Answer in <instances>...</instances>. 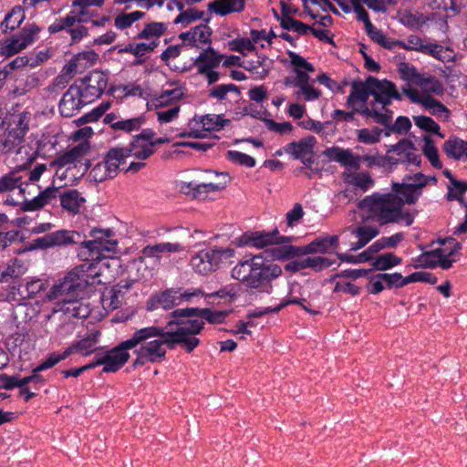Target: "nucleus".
<instances>
[{
    "mask_svg": "<svg viewBox=\"0 0 467 467\" xmlns=\"http://www.w3.org/2000/svg\"><path fill=\"white\" fill-rule=\"evenodd\" d=\"M141 335L140 338V344L141 349L145 353V356L150 359V363H160L166 358V349L164 346H167L170 349H174L177 340L173 337L171 330L161 327H147L136 330L132 336Z\"/></svg>",
    "mask_w": 467,
    "mask_h": 467,
    "instance_id": "obj_5",
    "label": "nucleus"
},
{
    "mask_svg": "<svg viewBox=\"0 0 467 467\" xmlns=\"http://www.w3.org/2000/svg\"><path fill=\"white\" fill-rule=\"evenodd\" d=\"M99 335V331H94L85 338L71 344L66 348L67 354L68 357L74 353H81L84 356H88L97 350H100V348H96Z\"/></svg>",
    "mask_w": 467,
    "mask_h": 467,
    "instance_id": "obj_26",
    "label": "nucleus"
},
{
    "mask_svg": "<svg viewBox=\"0 0 467 467\" xmlns=\"http://www.w3.org/2000/svg\"><path fill=\"white\" fill-rule=\"evenodd\" d=\"M223 56L218 54L213 47L203 49L194 60L198 73H205L219 67Z\"/></svg>",
    "mask_w": 467,
    "mask_h": 467,
    "instance_id": "obj_24",
    "label": "nucleus"
},
{
    "mask_svg": "<svg viewBox=\"0 0 467 467\" xmlns=\"http://www.w3.org/2000/svg\"><path fill=\"white\" fill-rule=\"evenodd\" d=\"M398 71L400 74L401 78L407 81H411L414 84H416L418 77L421 75L417 72L415 67L406 62L399 64Z\"/></svg>",
    "mask_w": 467,
    "mask_h": 467,
    "instance_id": "obj_64",
    "label": "nucleus"
},
{
    "mask_svg": "<svg viewBox=\"0 0 467 467\" xmlns=\"http://www.w3.org/2000/svg\"><path fill=\"white\" fill-rule=\"evenodd\" d=\"M282 274L281 267L261 255L240 261L233 269V278L240 281L249 295L256 292L270 294L273 289L272 282Z\"/></svg>",
    "mask_w": 467,
    "mask_h": 467,
    "instance_id": "obj_3",
    "label": "nucleus"
},
{
    "mask_svg": "<svg viewBox=\"0 0 467 467\" xmlns=\"http://www.w3.org/2000/svg\"><path fill=\"white\" fill-rule=\"evenodd\" d=\"M26 271L27 267L25 265L24 262L16 258L0 273V283L11 282L12 284L15 281H21L20 278Z\"/></svg>",
    "mask_w": 467,
    "mask_h": 467,
    "instance_id": "obj_29",
    "label": "nucleus"
},
{
    "mask_svg": "<svg viewBox=\"0 0 467 467\" xmlns=\"http://www.w3.org/2000/svg\"><path fill=\"white\" fill-rule=\"evenodd\" d=\"M87 103L88 101L82 97L81 88L71 85L63 95L58 109L62 116L69 118Z\"/></svg>",
    "mask_w": 467,
    "mask_h": 467,
    "instance_id": "obj_17",
    "label": "nucleus"
},
{
    "mask_svg": "<svg viewBox=\"0 0 467 467\" xmlns=\"http://www.w3.org/2000/svg\"><path fill=\"white\" fill-rule=\"evenodd\" d=\"M426 43L420 36L410 35L407 37L406 41H401V48L423 53Z\"/></svg>",
    "mask_w": 467,
    "mask_h": 467,
    "instance_id": "obj_62",
    "label": "nucleus"
},
{
    "mask_svg": "<svg viewBox=\"0 0 467 467\" xmlns=\"http://www.w3.org/2000/svg\"><path fill=\"white\" fill-rule=\"evenodd\" d=\"M422 188H424V182H393L391 186V193L398 195V198L401 202V209L404 204H414L419 197L421 195Z\"/></svg>",
    "mask_w": 467,
    "mask_h": 467,
    "instance_id": "obj_18",
    "label": "nucleus"
},
{
    "mask_svg": "<svg viewBox=\"0 0 467 467\" xmlns=\"http://www.w3.org/2000/svg\"><path fill=\"white\" fill-rule=\"evenodd\" d=\"M229 92L234 93L237 97L241 95L239 87L233 83H230L214 86L209 90L208 96L209 98L216 99L219 101H223L226 99V96Z\"/></svg>",
    "mask_w": 467,
    "mask_h": 467,
    "instance_id": "obj_44",
    "label": "nucleus"
},
{
    "mask_svg": "<svg viewBox=\"0 0 467 467\" xmlns=\"http://www.w3.org/2000/svg\"><path fill=\"white\" fill-rule=\"evenodd\" d=\"M191 265L196 272L202 275H206L213 272L211 263L202 258L201 251L191 259Z\"/></svg>",
    "mask_w": 467,
    "mask_h": 467,
    "instance_id": "obj_61",
    "label": "nucleus"
},
{
    "mask_svg": "<svg viewBox=\"0 0 467 467\" xmlns=\"http://www.w3.org/2000/svg\"><path fill=\"white\" fill-rule=\"evenodd\" d=\"M25 17L26 16L23 7L20 5L13 7L1 23L3 32L5 33L7 30L13 31L19 27Z\"/></svg>",
    "mask_w": 467,
    "mask_h": 467,
    "instance_id": "obj_33",
    "label": "nucleus"
},
{
    "mask_svg": "<svg viewBox=\"0 0 467 467\" xmlns=\"http://www.w3.org/2000/svg\"><path fill=\"white\" fill-rule=\"evenodd\" d=\"M413 121L420 130L444 138V135L440 132V126L431 118L427 116H413Z\"/></svg>",
    "mask_w": 467,
    "mask_h": 467,
    "instance_id": "obj_46",
    "label": "nucleus"
},
{
    "mask_svg": "<svg viewBox=\"0 0 467 467\" xmlns=\"http://www.w3.org/2000/svg\"><path fill=\"white\" fill-rule=\"evenodd\" d=\"M184 93L182 88L166 89L163 90L161 94L152 101V104L156 109L162 108L170 105L173 100L177 101L181 99Z\"/></svg>",
    "mask_w": 467,
    "mask_h": 467,
    "instance_id": "obj_39",
    "label": "nucleus"
},
{
    "mask_svg": "<svg viewBox=\"0 0 467 467\" xmlns=\"http://www.w3.org/2000/svg\"><path fill=\"white\" fill-rule=\"evenodd\" d=\"M132 150L130 147L112 148L107 152L103 162L111 179L117 176L120 166L126 162L127 158L131 156Z\"/></svg>",
    "mask_w": 467,
    "mask_h": 467,
    "instance_id": "obj_21",
    "label": "nucleus"
},
{
    "mask_svg": "<svg viewBox=\"0 0 467 467\" xmlns=\"http://www.w3.org/2000/svg\"><path fill=\"white\" fill-rule=\"evenodd\" d=\"M358 207L367 210L369 218L380 225L405 222L410 226L414 221V216L408 210L401 209L398 195L391 192L368 195L358 202Z\"/></svg>",
    "mask_w": 467,
    "mask_h": 467,
    "instance_id": "obj_4",
    "label": "nucleus"
},
{
    "mask_svg": "<svg viewBox=\"0 0 467 467\" xmlns=\"http://www.w3.org/2000/svg\"><path fill=\"white\" fill-rule=\"evenodd\" d=\"M323 154L329 160L337 161L344 167H348L355 171L360 169L359 155H354L349 149L333 146L326 149Z\"/></svg>",
    "mask_w": 467,
    "mask_h": 467,
    "instance_id": "obj_20",
    "label": "nucleus"
},
{
    "mask_svg": "<svg viewBox=\"0 0 467 467\" xmlns=\"http://www.w3.org/2000/svg\"><path fill=\"white\" fill-rule=\"evenodd\" d=\"M18 34L0 42V54L5 57L13 56L26 48Z\"/></svg>",
    "mask_w": 467,
    "mask_h": 467,
    "instance_id": "obj_37",
    "label": "nucleus"
},
{
    "mask_svg": "<svg viewBox=\"0 0 467 467\" xmlns=\"http://www.w3.org/2000/svg\"><path fill=\"white\" fill-rule=\"evenodd\" d=\"M82 97L89 102L99 98L108 86L107 75L99 70H93L81 78Z\"/></svg>",
    "mask_w": 467,
    "mask_h": 467,
    "instance_id": "obj_15",
    "label": "nucleus"
},
{
    "mask_svg": "<svg viewBox=\"0 0 467 467\" xmlns=\"http://www.w3.org/2000/svg\"><path fill=\"white\" fill-rule=\"evenodd\" d=\"M212 29L204 24L193 27L194 44L192 47H200V44L211 43Z\"/></svg>",
    "mask_w": 467,
    "mask_h": 467,
    "instance_id": "obj_54",
    "label": "nucleus"
},
{
    "mask_svg": "<svg viewBox=\"0 0 467 467\" xmlns=\"http://www.w3.org/2000/svg\"><path fill=\"white\" fill-rule=\"evenodd\" d=\"M177 293H179V290H176V288H170L155 295L150 299L152 307H161L165 310H169L173 306H178Z\"/></svg>",
    "mask_w": 467,
    "mask_h": 467,
    "instance_id": "obj_31",
    "label": "nucleus"
},
{
    "mask_svg": "<svg viewBox=\"0 0 467 467\" xmlns=\"http://www.w3.org/2000/svg\"><path fill=\"white\" fill-rule=\"evenodd\" d=\"M382 130L374 127L372 130L361 129L357 130L358 141L365 144H374L379 141Z\"/></svg>",
    "mask_w": 467,
    "mask_h": 467,
    "instance_id": "obj_49",
    "label": "nucleus"
},
{
    "mask_svg": "<svg viewBox=\"0 0 467 467\" xmlns=\"http://www.w3.org/2000/svg\"><path fill=\"white\" fill-rule=\"evenodd\" d=\"M415 85L420 87L428 92H431L436 95L442 94L444 90L442 84L435 77L432 76H425L421 74L420 77H418Z\"/></svg>",
    "mask_w": 467,
    "mask_h": 467,
    "instance_id": "obj_43",
    "label": "nucleus"
},
{
    "mask_svg": "<svg viewBox=\"0 0 467 467\" xmlns=\"http://www.w3.org/2000/svg\"><path fill=\"white\" fill-rule=\"evenodd\" d=\"M379 105L377 106L378 113L388 119L386 124H381L386 128L385 136H389L391 133H406L410 130L411 122L409 118L400 116L397 118L395 123H392L393 111L389 109L390 104L384 105L383 109H380L383 103H379Z\"/></svg>",
    "mask_w": 467,
    "mask_h": 467,
    "instance_id": "obj_19",
    "label": "nucleus"
},
{
    "mask_svg": "<svg viewBox=\"0 0 467 467\" xmlns=\"http://www.w3.org/2000/svg\"><path fill=\"white\" fill-rule=\"evenodd\" d=\"M296 92L297 99H304L306 101L316 100L320 98L321 91L315 88L310 83L298 88Z\"/></svg>",
    "mask_w": 467,
    "mask_h": 467,
    "instance_id": "obj_63",
    "label": "nucleus"
},
{
    "mask_svg": "<svg viewBox=\"0 0 467 467\" xmlns=\"http://www.w3.org/2000/svg\"><path fill=\"white\" fill-rule=\"evenodd\" d=\"M144 122V118L138 117L124 120H119L112 123L111 128L113 130H124L126 132H131L133 130H138L142 123Z\"/></svg>",
    "mask_w": 467,
    "mask_h": 467,
    "instance_id": "obj_53",
    "label": "nucleus"
},
{
    "mask_svg": "<svg viewBox=\"0 0 467 467\" xmlns=\"http://www.w3.org/2000/svg\"><path fill=\"white\" fill-rule=\"evenodd\" d=\"M144 16L145 13L141 11H134L129 14L121 13L115 17V26L119 29H126Z\"/></svg>",
    "mask_w": 467,
    "mask_h": 467,
    "instance_id": "obj_47",
    "label": "nucleus"
},
{
    "mask_svg": "<svg viewBox=\"0 0 467 467\" xmlns=\"http://www.w3.org/2000/svg\"><path fill=\"white\" fill-rule=\"evenodd\" d=\"M166 29L167 26L163 23H149L145 26L144 29L136 36V38L148 40L156 39L157 41H159L158 38L164 34Z\"/></svg>",
    "mask_w": 467,
    "mask_h": 467,
    "instance_id": "obj_38",
    "label": "nucleus"
},
{
    "mask_svg": "<svg viewBox=\"0 0 467 467\" xmlns=\"http://www.w3.org/2000/svg\"><path fill=\"white\" fill-rule=\"evenodd\" d=\"M393 151H396L399 158L394 159L389 157V162L391 164H397L398 162L409 163L419 166L421 161L420 155L416 154L414 150V144L410 140H402L392 148Z\"/></svg>",
    "mask_w": 467,
    "mask_h": 467,
    "instance_id": "obj_22",
    "label": "nucleus"
},
{
    "mask_svg": "<svg viewBox=\"0 0 467 467\" xmlns=\"http://www.w3.org/2000/svg\"><path fill=\"white\" fill-rule=\"evenodd\" d=\"M347 176L345 181L348 183L353 184L356 188L367 191L374 183L373 179L368 172H349L345 173Z\"/></svg>",
    "mask_w": 467,
    "mask_h": 467,
    "instance_id": "obj_42",
    "label": "nucleus"
},
{
    "mask_svg": "<svg viewBox=\"0 0 467 467\" xmlns=\"http://www.w3.org/2000/svg\"><path fill=\"white\" fill-rule=\"evenodd\" d=\"M316 142L317 140L314 136H308L296 141V159L303 158L305 155H313Z\"/></svg>",
    "mask_w": 467,
    "mask_h": 467,
    "instance_id": "obj_52",
    "label": "nucleus"
},
{
    "mask_svg": "<svg viewBox=\"0 0 467 467\" xmlns=\"http://www.w3.org/2000/svg\"><path fill=\"white\" fill-rule=\"evenodd\" d=\"M141 337L140 334L132 336L130 338L120 342L115 348L104 351L103 354L106 364L102 371L104 373H109L116 372L121 368L130 358V354L127 350L135 348L140 345V338H141Z\"/></svg>",
    "mask_w": 467,
    "mask_h": 467,
    "instance_id": "obj_11",
    "label": "nucleus"
},
{
    "mask_svg": "<svg viewBox=\"0 0 467 467\" xmlns=\"http://www.w3.org/2000/svg\"><path fill=\"white\" fill-rule=\"evenodd\" d=\"M89 149V143L82 141L67 151L58 155L53 161V164L64 167L68 164L78 162L88 152Z\"/></svg>",
    "mask_w": 467,
    "mask_h": 467,
    "instance_id": "obj_25",
    "label": "nucleus"
},
{
    "mask_svg": "<svg viewBox=\"0 0 467 467\" xmlns=\"http://www.w3.org/2000/svg\"><path fill=\"white\" fill-rule=\"evenodd\" d=\"M130 288V284H118L109 289H105L101 296L102 306L105 309L114 310L119 308L124 300L125 292Z\"/></svg>",
    "mask_w": 467,
    "mask_h": 467,
    "instance_id": "obj_23",
    "label": "nucleus"
},
{
    "mask_svg": "<svg viewBox=\"0 0 467 467\" xmlns=\"http://www.w3.org/2000/svg\"><path fill=\"white\" fill-rule=\"evenodd\" d=\"M176 239L178 241L172 243H160L154 245H147L143 248L142 253L149 257H158L160 254H174L185 251L183 243L192 238V235L188 229L178 228L176 229Z\"/></svg>",
    "mask_w": 467,
    "mask_h": 467,
    "instance_id": "obj_13",
    "label": "nucleus"
},
{
    "mask_svg": "<svg viewBox=\"0 0 467 467\" xmlns=\"http://www.w3.org/2000/svg\"><path fill=\"white\" fill-rule=\"evenodd\" d=\"M202 256L205 260L208 261V264L211 263L212 267L215 271L220 263L222 262V259L232 257L234 254V250L230 248L226 249H207V250H202Z\"/></svg>",
    "mask_w": 467,
    "mask_h": 467,
    "instance_id": "obj_35",
    "label": "nucleus"
},
{
    "mask_svg": "<svg viewBox=\"0 0 467 467\" xmlns=\"http://www.w3.org/2000/svg\"><path fill=\"white\" fill-rule=\"evenodd\" d=\"M338 247L337 235L320 236L305 246L285 245L275 250L274 256L276 259H290L309 254H326L330 248Z\"/></svg>",
    "mask_w": 467,
    "mask_h": 467,
    "instance_id": "obj_9",
    "label": "nucleus"
},
{
    "mask_svg": "<svg viewBox=\"0 0 467 467\" xmlns=\"http://www.w3.org/2000/svg\"><path fill=\"white\" fill-rule=\"evenodd\" d=\"M73 9L69 12V16H73L75 23H87L93 16V13L88 10L86 5H76V0L72 3Z\"/></svg>",
    "mask_w": 467,
    "mask_h": 467,
    "instance_id": "obj_51",
    "label": "nucleus"
},
{
    "mask_svg": "<svg viewBox=\"0 0 467 467\" xmlns=\"http://www.w3.org/2000/svg\"><path fill=\"white\" fill-rule=\"evenodd\" d=\"M443 150L449 156L455 160L465 156L467 159V141L457 138H450L443 144Z\"/></svg>",
    "mask_w": 467,
    "mask_h": 467,
    "instance_id": "obj_32",
    "label": "nucleus"
},
{
    "mask_svg": "<svg viewBox=\"0 0 467 467\" xmlns=\"http://www.w3.org/2000/svg\"><path fill=\"white\" fill-rule=\"evenodd\" d=\"M424 50L423 54L430 55L442 62L450 60L449 49H444L439 44L427 42Z\"/></svg>",
    "mask_w": 467,
    "mask_h": 467,
    "instance_id": "obj_56",
    "label": "nucleus"
},
{
    "mask_svg": "<svg viewBox=\"0 0 467 467\" xmlns=\"http://www.w3.org/2000/svg\"><path fill=\"white\" fill-rule=\"evenodd\" d=\"M41 32V27L37 25L26 24L21 31L18 33L19 36L24 42L25 46L27 47L34 43L38 38V34Z\"/></svg>",
    "mask_w": 467,
    "mask_h": 467,
    "instance_id": "obj_50",
    "label": "nucleus"
},
{
    "mask_svg": "<svg viewBox=\"0 0 467 467\" xmlns=\"http://www.w3.org/2000/svg\"><path fill=\"white\" fill-rule=\"evenodd\" d=\"M293 237L278 236V231L275 229L273 232H254L244 234L240 238L241 245H251L257 248H263L273 244H285L290 243Z\"/></svg>",
    "mask_w": 467,
    "mask_h": 467,
    "instance_id": "obj_16",
    "label": "nucleus"
},
{
    "mask_svg": "<svg viewBox=\"0 0 467 467\" xmlns=\"http://www.w3.org/2000/svg\"><path fill=\"white\" fill-rule=\"evenodd\" d=\"M166 328L171 330L173 337L180 340V345L186 352L191 353L200 344V339L195 337L204 328V322L198 319L187 321L171 319L167 322Z\"/></svg>",
    "mask_w": 467,
    "mask_h": 467,
    "instance_id": "obj_8",
    "label": "nucleus"
},
{
    "mask_svg": "<svg viewBox=\"0 0 467 467\" xmlns=\"http://www.w3.org/2000/svg\"><path fill=\"white\" fill-rule=\"evenodd\" d=\"M401 263V258L392 253H386L374 258L372 266L376 270L385 271Z\"/></svg>",
    "mask_w": 467,
    "mask_h": 467,
    "instance_id": "obj_41",
    "label": "nucleus"
},
{
    "mask_svg": "<svg viewBox=\"0 0 467 467\" xmlns=\"http://www.w3.org/2000/svg\"><path fill=\"white\" fill-rule=\"evenodd\" d=\"M7 224L8 218L6 214L0 213V251H4L16 242L19 235V231L17 230L5 231Z\"/></svg>",
    "mask_w": 467,
    "mask_h": 467,
    "instance_id": "obj_34",
    "label": "nucleus"
},
{
    "mask_svg": "<svg viewBox=\"0 0 467 467\" xmlns=\"http://www.w3.org/2000/svg\"><path fill=\"white\" fill-rule=\"evenodd\" d=\"M424 146L422 151L424 155L429 159L431 164L436 168L441 169L442 164L439 159L438 149L436 148L434 141L430 137H424Z\"/></svg>",
    "mask_w": 467,
    "mask_h": 467,
    "instance_id": "obj_45",
    "label": "nucleus"
},
{
    "mask_svg": "<svg viewBox=\"0 0 467 467\" xmlns=\"http://www.w3.org/2000/svg\"><path fill=\"white\" fill-rule=\"evenodd\" d=\"M350 85L351 91L346 104L351 110H334L332 118L337 121L350 122L355 119V114H359L378 124H386L388 119L378 113L377 106H380L379 103L391 104L392 99H402V94L398 91L396 85L388 79L379 80L369 76L365 81L355 80Z\"/></svg>",
    "mask_w": 467,
    "mask_h": 467,
    "instance_id": "obj_1",
    "label": "nucleus"
},
{
    "mask_svg": "<svg viewBox=\"0 0 467 467\" xmlns=\"http://www.w3.org/2000/svg\"><path fill=\"white\" fill-rule=\"evenodd\" d=\"M92 240L87 241L83 234V242H80L81 255L88 261H101L105 257L104 252H114L118 242L111 239L113 232L110 229L93 228L89 232Z\"/></svg>",
    "mask_w": 467,
    "mask_h": 467,
    "instance_id": "obj_7",
    "label": "nucleus"
},
{
    "mask_svg": "<svg viewBox=\"0 0 467 467\" xmlns=\"http://www.w3.org/2000/svg\"><path fill=\"white\" fill-rule=\"evenodd\" d=\"M100 272L98 265L93 263L82 264L71 270L58 284L57 289L63 291H77L79 294L89 286H96L102 282L99 279Z\"/></svg>",
    "mask_w": 467,
    "mask_h": 467,
    "instance_id": "obj_6",
    "label": "nucleus"
},
{
    "mask_svg": "<svg viewBox=\"0 0 467 467\" xmlns=\"http://www.w3.org/2000/svg\"><path fill=\"white\" fill-rule=\"evenodd\" d=\"M404 238L402 233L395 234L391 236L382 237L368 246L362 254H366L368 262L374 259V254L379 253L384 248H394L396 247Z\"/></svg>",
    "mask_w": 467,
    "mask_h": 467,
    "instance_id": "obj_28",
    "label": "nucleus"
},
{
    "mask_svg": "<svg viewBox=\"0 0 467 467\" xmlns=\"http://www.w3.org/2000/svg\"><path fill=\"white\" fill-rule=\"evenodd\" d=\"M208 8L223 16L230 13L243 11L244 0H215L208 5Z\"/></svg>",
    "mask_w": 467,
    "mask_h": 467,
    "instance_id": "obj_30",
    "label": "nucleus"
},
{
    "mask_svg": "<svg viewBox=\"0 0 467 467\" xmlns=\"http://www.w3.org/2000/svg\"><path fill=\"white\" fill-rule=\"evenodd\" d=\"M59 199L61 207L71 214L78 213L80 208L86 202V199L75 189L67 190L59 193Z\"/></svg>",
    "mask_w": 467,
    "mask_h": 467,
    "instance_id": "obj_27",
    "label": "nucleus"
},
{
    "mask_svg": "<svg viewBox=\"0 0 467 467\" xmlns=\"http://www.w3.org/2000/svg\"><path fill=\"white\" fill-rule=\"evenodd\" d=\"M83 234L78 231L58 230L34 240L35 246L46 249L67 244H80Z\"/></svg>",
    "mask_w": 467,
    "mask_h": 467,
    "instance_id": "obj_12",
    "label": "nucleus"
},
{
    "mask_svg": "<svg viewBox=\"0 0 467 467\" xmlns=\"http://www.w3.org/2000/svg\"><path fill=\"white\" fill-rule=\"evenodd\" d=\"M5 299L10 303L16 304L14 308V318H22V314H25V318L28 315L31 306L26 303L28 299V294L26 293L25 283L22 281H15L8 285Z\"/></svg>",
    "mask_w": 467,
    "mask_h": 467,
    "instance_id": "obj_14",
    "label": "nucleus"
},
{
    "mask_svg": "<svg viewBox=\"0 0 467 467\" xmlns=\"http://www.w3.org/2000/svg\"><path fill=\"white\" fill-rule=\"evenodd\" d=\"M227 159L234 163L248 168H252L255 165V160L253 157L237 150H228Z\"/></svg>",
    "mask_w": 467,
    "mask_h": 467,
    "instance_id": "obj_58",
    "label": "nucleus"
},
{
    "mask_svg": "<svg viewBox=\"0 0 467 467\" xmlns=\"http://www.w3.org/2000/svg\"><path fill=\"white\" fill-rule=\"evenodd\" d=\"M227 314L226 311H212L210 308H199L197 317L205 319L210 324H222Z\"/></svg>",
    "mask_w": 467,
    "mask_h": 467,
    "instance_id": "obj_57",
    "label": "nucleus"
},
{
    "mask_svg": "<svg viewBox=\"0 0 467 467\" xmlns=\"http://www.w3.org/2000/svg\"><path fill=\"white\" fill-rule=\"evenodd\" d=\"M204 130H220L231 123L229 119H223V115L207 114L201 116L198 120Z\"/></svg>",
    "mask_w": 467,
    "mask_h": 467,
    "instance_id": "obj_36",
    "label": "nucleus"
},
{
    "mask_svg": "<svg viewBox=\"0 0 467 467\" xmlns=\"http://www.w3.org/2000/svg\"><path fill=\"white\" fill-rule=\"evenodd\" d=\"M333 262L327 257L316 256L307 257L301 260V267L304 269L311 268L315 271H321L332 265Z\"/></svg>",
    "mask_w": 467,
    "mask_h": 467,
    "instance_id": "obj_48",
    "label": "nucleus"
},
{
    "mask_svg": "<svg viewBox=\"0 0 467 467\" xmlns=\"http://www.w3.org/2000/svg\"><path fill=\"white\" fill-rule=\"evenodd\" d=\"M452 187L448 186V193H447V200L448 201H454L457 200L461 203L465 204L462 195L467 192V182H460V181H453L452 182Z\"/></svg>",
    "mask_w": 467,
    "mask_h": 467,
    "instance_id": "obj_55",
    "label": "nucleus"
},
{
    "mask_svg": "<svg viewBox=\"0 0 467 467\" xmlns=\"http://www.w3.org/2000/svg\"><path fill=\"white\" fill-rule=\"evenodd\" d=\"M428 20L429 17L420 12L408 13L402 17V23L411 28H420Z\"/></svg>",
    "mask_w": 467,
    "mask_h": 467,
    "instance_id": "obj_60",
    "label": "nucleus"
},
{
    "mask_svg": "<svg viewBox=\"0 0 467 467\" xmlns=\"http://www.w3.org/2000/svg\"><path fill=\"white\" fill-rule=\"evenodd\" d=\"M202 186H205L204 183H196L194 182H182L181 191L187 194L192 192L194 198L204 199L208 192L207 189H203Z\"/></svg>",
    "mask_w": 467,
    "mask_h": 467,
    "instance_id": "obj_59",
    "label": "nucleus"
},
{
    "mask_svg": "<svg viewBox=\"0 0 467 467\" xmlns=\"http://www.w3.org/2000/svg\"><path fill=\"white\" fill-rule=\"evenodd\" d=\"M57 287L58 284L55 285L48 296L50 299L57 300L56 311H61L76 318L87 317L89 312L88 307L78 301L80 294L71 290L62 292L60 289H57Z\"/></svg>",
    "mask_w": 467,
    "mask_h": 467,
    "instance_id": "obj_10",
    "label": "nucleus"
},
{
    "mask_svg": "<svg viewBox=\"0 0 467 467\" xmlns=\"http://www.w3.org/2000/svg\"><path fill=\"white\" fill-rule=\"evenodd\" d=\"M345 231H348L352 235L362 240L366 244L379 234V231L371 225H361L358 227L350 225Z\"/></svg>",
    "mask_w": 467,
    "mask_h": 467,
    "instance_id": "obj_40",
    "label": "nucleus"
},
{
    "mask_svg": "<svg viewBox=\"0 0 467 467\" xmlns=\"http://www.w3.org/2000/svg\"><path fill=\"white\" fill-rule=\"evenodd\" d=\"M47 170V165L44 163L37 164L33 170L28 171L26 166H18L8 172L0 176V194L13 192L16 189L25 198L24 202L20 204V210L23 212H35L42 209L44 206L50 204L56 201L59 193V188L50 186L41 191L38 195L33 199L27 200L26 198V187L30 185L27 182L32 183L37 182L43 172Z\"/></svg>",
    "mask_w": 467,
    "mask_h": 467,
    "instance_id": "obj_2",
    "label": "nucleus"
}]
</instances>
